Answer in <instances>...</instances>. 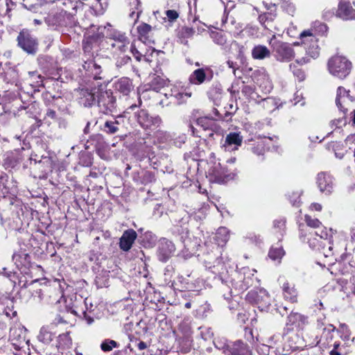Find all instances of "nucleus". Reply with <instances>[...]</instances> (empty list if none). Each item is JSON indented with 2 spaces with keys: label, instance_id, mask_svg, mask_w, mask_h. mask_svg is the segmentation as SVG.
<instances>
[{
  "label": "nucleus",
  "instance_id": "dca6fc26",
  "mask_svg": "<svg viewBox=\"0 0 355 355\" xmlns=\"http://www.w3.org/2000/svg\"><path fill=\"white\" fill-rule=\"evenodd\" d=\"M175 244L166 238H162L158 243L157 254L162 262H166L175 252Z\"/></svg>",
  "mask_w": 355,
  "mask_h": 355
},
{
  "label": "nucleus",
  "instance_id": "6e6552de",
  "mask_svg": "<svg viewBox=\"0 0 355 355\" xmlns=\"http://www.w3.org/2000/svg\"><path fill=\"white\" fill-rule=\"evenodd\" d=\"M105 85H102V91L97 98V105L101 112L109 114L116 110V98L111 90H107Z\"/></svg>",
  "mask_w": 355,
  "mask_h": 355
},
{
  "label": "nucleus",
  "instance_id": "774afa93",
  "mask_svg": "<svg viewBox=\"0 0 355 355\" xmlns=\"http://www.w3.org/2000/svg\"><path fill=\"white\" fill-rule=\"evenodd\" d=\"M62 297L60 296L59 292L56 290H53V296H50L49 302L51 304H56L60 302V300Z\"/></svg>",
  "mask_w": 355,
  "mask_h": 355
},
{
  "label": "nucleus",
  "instance_id": "c03bdc74",
  "mask_svg": "<svg viewBox=\"0 0 355 355\" xmlns=\"http://www.w3.org/2000/svg\"><path fill=\"white\" fill-rule=\"evenodd\" d=\"M141 3L139 0H132L130 2V6L132 7V9H135L130 13V17L136 21L139 17V14L141 12V10L140 9Z\"/></svg>",
  "mask_w": 355,
  "mask_h": 355
},
{
  "label": "nucleus",
  "instance_id": "ea45409f",
  "mask_svg": "<svg viewBox=\"0 0 355 355\" xmlns=\"http://www.w3.org/2000/svg\"><path fill=\"white\" fill-rule=\"evenodd\" d=\"M269 147L267 146L266 144V141L261 139L257 141L256 144H253V146L251 148L252 152L257 155V156H263L266 152V148Z\"/></svg>",
  "mask_w": 355,
  "mask_h": 355
},
{
  "label": "nucleus",
  "instance_id": "f03ea898",
  "mask_svg": "<svg viewBox=\"0 0 355 355\" xmlns=\"http://www.w3.org/2000/svg\"><path fill=\"white\" fill-rule=\"evenodd\" d=\"M272 48V52L275 60L280 62H289L293 60L295 55H299V51L293 49V46H300L298 42H294L293 44L281 40H277L275 35L268 42Z\"/></svg>",
  "mask_w": 355,
  "mask_h": 355
},
{
  "label": "nucleus",
  "instance_id": "de8ad7c7",
  "mask_svg": "<svg viewBox=\"0 0 355 355\" xmlns=\"http://www.w3.org/2000/svg\"><path fill=\"white\" fill-rule=\"evenodd\" d=\"M336 330V327L331 324H329L327 326L323 328L322 334L321 335V339L320 342L322 341V338H325L327 340H331L333 338V332Z\"/></svg>",
  "mask_w": 355,
  "mask_h": 355
},
{
  "label": "nucleus",
  "instance_id": "680f3d73",
  "mask_svg": "<svg viewBox=\"0 0 355 355\" xmlns=\"http://www.w3.org/2000/svg\"><path fill=\"white\" fill-rule=\"evenodd\" d=\"M130 60H131V58L130 56L123 55L117 59V60L116 62V66L119 68L122 67L123 66L127 64Z\"/></svg>",
  "mask_w": 355,
  "mask_h": 355
},
{
  "label": "nucleus",
  "instance_id": "79ce46f5",
  "mask_svg": "<svg viewBox=\"0 0 355 355\" xmlns=\"http://www.w3.org/2000/svg\"><path fill=\"white\" fill-rule=\"evenodd\" d=\"M110 271L105 270L102 274L96 275L95 282L98 288L107 287L108 286Z\"/></svg>",
  "mask_w": 355,
  "mask_h": 355
},
{
  "label": "nucleus",
  "instance_id": "37998d69",
  "mask_svg": "<svg viewBox=\"0 0 355 355\" xmlns=\"http://www.w3.org/2000/svg\"><path fill=\"white\" fill-rule=\"evenodd\" d=\"M284 250L282 246L272 247L268 252V257L274 261H279L284 255Z\"/></svg>",
  "mask_w": 355,
  "mask_h": 355
},
{
  "label": "nucleus",
  "instance_id": "f8f14e48",
  "mask_svg": "<svg viewBox=\"0 0 355 355\" xmlns=\"http://www.w3.org/2000/svg\"><path fill=\"white\" fill-rule=\"evenodd\" d=\"M246 300L256 304L261 310L267 309L271 303V299L266 290L262 288H257L249 291L246 295Z\"/></svg>",
  "mask_w": 355,
  "mask_h": 355
},
{
  "label": "nucleus",
  "instance_id": "473e14b6",
  "mask_svg": "<svg viewBox=\"0 0 355 355\" xmlns=\"http://www.w3.org/2000/svg\"><path fill=\"white\" fill-rule=\"evenodd\" d=\"M270 51L263 45H257L252 49V57L255 60H263L270 58Z\"/></svg>",
  "mask_w": 355,
  "mask_h": 355
},
{
  "label": "nucleus",
  "instance_id": "393cba45",
  "mask_svg": "<svg viewBox=\"0 0 355 355\" xmlns=\"http://www.w3.org/2000/svg\"><path fill=\"white\" fill-rule=\"evenodd\" d=\"M196 123L201 127L204 130L211 131L209 133V137L214 135V132L218 129V125L214 119L209 116H202L196 119Z\"/></svg>",
  "mask_w": 355,
  "mask_h": 355
},
{
  "label": "nucleus",
  "instance_id": "58836bf2",
  "mask_svg": "<svg viewBox=\"0 0 355 355\" xmlns=\"http://www.w3.org/2000/svg\"><path fill=\"white\" fill-rule=\"evenodd\" d=\"M286 228V220L283 218L276 219L273 221V229L275 232L277 234L278 239L283 236L285 232Z\"/></svg>",
  "mask_w": 355,
  "mask_h": 355
},
{
  "label": "nucleus",
  "instance_id": "5701e85b",
  "mask_svg": "<svg viewBox=\"0 0 355 355\" xmlns=\"http://www.w3.org/2000/svg\"><path fill=\"white\" fill-rule=\"evenodd\" d=\"M83 67L89 75L94 77V80H101L103 78L101 76L102 73L101 67L95 60L89 59L84 60Z\"/></svg>",
  "mask_w": 355,
  "mask_h": 355
},
{
  "label": "nucleus",
  "instance_id": "2f4dec72",
  "mask_svg": "<svg viewBox=\"0 0 355 355\" xmlns=\"http://www.w3.org/2000/svg\"><path fill=\"white\" fill-rule=\"evenodd\" d=\"M0 303L6 305L3 312L8 318H14L17 315V311L15 310V298L9 297H3L0 298Z\"/></svg>",
  "mask_w": 355,
  "mask_h": 355
},
{
  "label": "nucleus",
  "instance_id": "72a5a7b5",
  "mask_svg": "<svg viewBox=\"0 0 355 355\" xmlns=\"http://www.w3.org/2000/svg\"><path fill=\"white\" fill-rule=\"evenodd\" d=\"M152 27L147 24H141L137 26V31L139 35V39L144 43H154L153 41L148 40V34L150 33Z\"/></svg>",
  "mask_w": 355,
  "mask_h": 355
},
{
  "label": "nucleus",
  "instance_id": "f257e3e1",
  "mask_svg": "<svg viewBox=\"0 0 355 355\" xmlns=\"http://www.w3.org/2000/svg\"><path fill=\"white\" fill-rule=\"evenodd\" d=\"M57 324L51 322L40 327L37 335V340L44 345H51L58 349L63 350L70 347L72 340L69 336L70 332L58 334Z\"/></svg>",
  "mask_w": 355,
  "mask_h": 355
},
{
  "label": "nucleus",
  "instance_id": "b1692460",
  "mask_svg": "<svg viewBox=\"0 0 355 355\" xmlns=\"http://www.w3.org/2000/svg\"><path fill=\"white\" fill-rule=\"evenodd\" d=\"M211 77H207L205 69L200 68L194 70L189 77V81L191 85H200L206 81H210Z\"/></svg>",
  "mask_w": 355,
  "mask_h": 355
},
{
  "label": "nucleus",
  "instance_id": "39448f33",
  "mask_svg": "<svg viewBox=\"0 0 355 355\" xmlns=\"http://www.w3.org/2000/svg\"><path fill=\"white\" fill-rule=\"evenodd\" d=\"M257 270L245 267L236 272V277L232 282L233 288L238 292H243L251 286L256 287L259 280L254 277Z\"/></svg>",
  "mask_w": 355,
  "mask_h": 355
},
{
  "label": "nucleus",
  "instance_id": "4d7b16f0",
  "mask_svg": "<svg viewBox=\"0 0 355 355\" xmlns=\"http://www.w3.org/2000/svg\"><path fill=\"white\" fill-rule=\"evenodd\" d=\"M200 336L205 340H209V339L211 338V337L213 336V332H212L211 328L200 327Z\"/></svg>",
  "mask_w": 355,
  "mask_h": 355
},
{
  "label": "nucleus",
  "instance_id": "5fc2aeb1",
  "mask_svg": "<svg viewBox=\"0 0 355 355\" xmlns=\"http://www.w3.org/2000/svg\"><path fill=\"white\" fill-rule=\"evenodd\" d=\"M130 51H131L133 56L135 58V59L137 61L142 60V57H143V55H144V52H143V51L141 49V50H138L137 49L135 43H132L131 44V46H130Z\"/></svg>",
  "mask_w": 355,
  "mask_h": 355
},
{
  "label": "nucleus",
  "instance_id": "49530a36",
  "mask_svg": "<svg viewBox=\"0 0 355 355\" xmlns=\"http://www.w3.org/2000/svg\"><path fill=\"white\" fill-rule=\"evenodd\" d=\"M322 245V246L320 251L325 257H330L334 254L332 241H329L327 243H324Z\"/></svg>",
  "mask_w": 355,
  "mask_h": 355
},
{
  "label": "nucleus",
  "instance_id": "1a4fd4ad",
  "mask_svg": "<svg viewBox=\"0 0 355 355\" xmlns=\"http://www.w3.org/2000/svg\"><path fill=\"white\" fill-rule=\"evenodd\" d=\"M102 85L92 83L89 87L81 89L79 92V103L84 107H91L97 104V98L102 91Z\"/></svg>",
  "mask_w": 355,
  "mask_h": 355
},
{
  "label": "nucleus",
  "instance_id": "bb28decb",
  "mask_svg": "<svg viewBox=\"0 0 355 355\" xmlns=\"http://www.w3.org/2000/svg\"><path fill=\"white\" fill-rule=\"evenodd\" d=\"M243 137L238 132H230L226 136L224 146L226 149L236 150L242 144Z\"/></svg>",
  "mask_w": 355,
  "mask_h": 355
},
{
  "label": "nucleus",
  "instance_id": "9b49d317",
  "mask_svg": "<svg viewBox=\"0 0 355 355\" xmlns=\"http://www.w3.org/2000/svg\"><path fill=\"white\" fill-rule=\"evenodd\" d=\"M135 118L141 128L154 130L159 128L162 122L158 115H151L146 110L141 109L135 112Z\"/></svg>",
  "mask_w": 355,
  "mask_h": 355
},
{
  "label": "nucleus",
  "instance_id": "f704fd0d",
  "mask_svg": "<svg viewBox=\"0 0 355 355\" xmlns=\"http://www.w3.org/2000/svg\"><path fill=\"white\" fill-rule=\"evenodd\" d=\"M282 289L284 296L286 300L292 302H297V291L293 286H291L286 282L283 284Z\"/></svg>",
  "mask_w": 355,
  "mask_h": 355
},
{
  "label": "nucleus",
  "instance_id": "20e7f679",
  "mask_svg": "<svg viewBox=\"0 0 355 355\" xmlns=\"http://www.w3.org/2000/svg\"><path fill=\"white\" fill-rule=\"evenodd\" d=\"M300 38L302 40V48L306 51V55L295 59V63L303 65L310 62L311 58L315 59L319 55V46L318 40L310 31H304L301 33Z\"/></svg>",
  "mask_w": 355,
  "mask_h": 355
},
{
  "label": "nucleus",
  "instance_id": "e433bc0d",
  "mask_svg": "<svg viewBox=\"0 0 355 355\" xmlns=\"http://www.w3.org/2000/svg\"><path fill=\"white\" fill-rule=\"evenodd\" d=\"M213 343L217 349L222 351L225 355L228 354L232 343H229L225 338H216L214 340Z\"/></svg>",
  "mask_w": 355,
  "mask_h": 355
},
{
  "label": "nucleus",
  "instance_id": "864d4df0",
  "mask_svg": "<svg viewBox=\"0 0 355 355\" xmlns=\"http://www.w3.org/2000/svg\"><path fill=\"white\" fill-rule=\"evenodd\" d=\"M166 84L163 78L157 77L152 81L151 88L153 90L157 92L160 88L163 87Z\"/></svg>",
  "mask_w": 355,
  "mask_h": 355
},
{
  "label": "nucleus",
  "instance_id": "7c9ffc66",
  "mask_svg": "<svg viewBox=\"0 0 355 355\" xmlns=\"http://www.w3.org/2000/svg\"><path fill=\"white\" fill-rule=\"evenodd\" d=\"M223 24L225 28L234 35L240 34L243 30V24L237 22L233 17H227L223 20Z\"/></svg>",
  "mask_w": 355,
  "mask_h": 355
},
{
  "label": "nucleus",
  "instance_id": "c9c22d12",
  "mask_svg": "<svg viewBox=\"0 0 355 355\" xmlns=\"http://www.w3.org/2000/svg\"><path fill=\"white\" fill-rule=\"evenodd\" d=\"M229 239V230L226 227H220L217 230L214 239L218 245H225Z\"/></svg>",
  "mask_w": 355,
  "mask_h": 355
},
{
  "label": "nucleus",
  "instance_id": "ddd939ff",
  "mask_svg": "<svg viewBox=\"0 0 355 355\" xmlns=\"http://www.w3.org/2000/svg\"><path fill=\"white\" fill-rule=\"evenodd\" d=\"M189 216L188 214L183 213V216L180 215L173 219V225L171 229V233L174 236H179L182 243H185L189 237Z\"/></svg>",
  "mask_w": 355,
  "mask_h": 355
},
{
  "label": "nucleus",
  "instance_id": "052dcab7",
  "mask_svg": "<svg viewBox=\"0 0 355 355\" xmlns=\"http://www.w3.org/2000/svg\"><path fill=\"white\" fill-rule=\"evenodd\" d=\"M32 79H37L36 80V87L43 86V78L40 74H37V71H30L28 73Z\"/></svg>",
  "mask_w": 355,
  "mask_h": 355
},
{
  "label": "nucleus",
  "instance_id": "7ed1b4c3",
  "mask_svg": "<svg viewBox=\"0 0 355 355\" xmlns=\"http://www.w3.org/2000/svg\"><path fill=\"white\" fill-rule=\"evenodd\" d=\"M207 165L206 177L210 182L223 183L233 178L227 168L216 159L213 153L210 154Z\"/></svg>",
  "mask_w": 355,
  "mask_h": 355
},
{
  "label": "nucleus",
  "instance_id": "4c0bfd02",
  "mask_svg": "<svg viewBox=\"0 0 355 355\" xmlns=\"http://www.w3.org/2000/svg\"><path fill=\"white\" fill-rule=\"evenodd\" d=\"M241 92L248 98L254 101H259L260 96L259 94L255 91V89L253 86L245 85H243L241 88Z\"/></svg>",
  "mask_w": 355,
  "mask_h": 355
},
{
  "label": "nucleus",
  "instance_id": "a878e982",
  "mask_svg": "<svg viewBox=\"0 0 355 355\" xmlns=\"http://www.w3.org/2000/svg\"><path fill=\"white\" fill-rule=\"evenodd\" d=\"M347 98H349L351 101H354L353 97L349 95V90H346L343 87H338L336 92V104L338 108L343 112H345L343 104Z\"/></svg>",
  "mask_w": 355,
  "mask_h": 355
},
{
  "label": "nucleus",
  "instance_id": "aec40b11",
  "mask_svg": "<svg viewBox=\"0 0 355 355\" xmlns=\"http://www.w3.org/2000/svg\"><path fill=\"white\" fill-rule=\"evenodd\" d=\"M123 117L118 116L116 118L107 120L103 124L101 125V130L107 135H115L118 133L121 127V122Z\"/></svg>",
  "mask_w": 355,
  "mask_h": 355
},
{
  "label": "nucleus",
  "instance_id": "603ef678",
  "mask_svg": "<svg viewBox=\"0 0 355 355\" xmlns=\"http://www.w3.org/2000/svg\"><path fill=\"white\" fill-rule=\"evenodd\" d=\"M305 222L308 226L313 228H318L321 225V222L316 218H312L311 216H305Z\"/></svg>",
  "mask_w": 355,
  "mask_h": 355
},
{
  "label": "nucleus",
  "instance_id": "a18cd8bd",
  "mask_svg": "<svg viewBox=\"0 0 355 355\" xmlns=\"http://www.w3.org/2000/svg\"><path fill=\"white\" fill-rule=\"evenodd\" d=\"M210 37L214 41V42L218 45L223 46L226 44V37L221 32L212 31L210 33Z\"/></svg>",
  "mask_w": 355,
  "mask_h": 355
},
{
  "label": "nucleus",
  "instance_id": "69168bd1",
  "mask_svg": "<svg viewBox=\"0 0 355 355\" xmlns=\"http://www.w3.org/2000/svg\"><path fill=\"white\" fill-rule=\"evenodd\" d=\"M282 7L286 10L289 15H293L295 12V7L291 3L284 1Z\"/></svg>",
  "mask_w": 355,
  "mask_h": 355
},
{
  "label": "nucleus",
  "instance_id": "6e6d98bb",
  "mask_svg": "<svg viewBox=\"0 0 355 355\" xmlns=\"http://www.w3.org/2000/svg\"><path fill=\"white\" fill-rule=\"evenodd\" d=\"M187 137L185 135H180L172 139V144L178 148H181L185 143Z\"/></svg>",
  "mask_w": 355,
  "mask_h": 355
},
{
  "label": "nucleus",
  "instance_id": "09e8293b",
  "mask_svg": "<svg viewBox=\"0 0 355 355\" xmlns=\"http://www.w3.org/2000/svg\"><path fill=\"white\" fill-rule=\"evenodd\" d=\"M289 69L293 72V75L297 78L299 81H302L305 78V73L301 69L297 67L295 63H291L289 64Z\"/></svg>",
  "mask_w": 355,
  "mask_h": 355
},
{
  "label": "nucleus",
  "instance_id": "c85d7f7f",
  "mask_svg": "<svg viewBox=\"0 0 355 355\" xmlns=\"http://www.w3.org/2000/svg\"><path fill=\"white\" fill-rule=\"evenodd\" d=\"M115 89L123 95H128L132 89V80L126 77L119 79L114 83Z\"/></svg>",
  "mask_w": 355,
  "mask_h": 355
},
{
  "label": "nucleus",
  "instance_id": "3c124183",
  "mask_svg": "<svg viewBox=\"0 0 355 355\" xmlns=\"http://www.w3.org/2000/svg\"><path fill=\"white\" fill-rule=\"evenodd\" d=\"M71 312L73 314H74L75 315H77L79 317H81L83 315V318H85V320L87 321V323L88 324H91L94 322V318L92 316L88 315V313H87V311L81 310L80 311H78L74 309H72L71 310Z\"/></svg>",
  "mask_w": 355,
  "mask_h": 355
},
{
  "label": "nucleus",
  "instance_id": "6ab92c4d",
  "mask_svg": "<svg viewBox=\"0 0 355 355\" xmlns=\"http://www.w3.org/2000/svg\"><path fill=\"white\" fill-rule=\"evenodd\" d=\"M336 16L343 20L355 19V9L352 8L349 2L340 0Z\"/></svg>",
  "mask_w": 355,
  "mask_h": 355
},
{
  "label": "nucleus",
  "instance_id": "bf43d9fd",
  "mask_svg": "<svg viewBox=\"0 0 355 355\" xmlns=\"http://www.w3.org/2000/svg\"><path fill=\"white\" fill-rule=\"evenodd\" d=\"M195 31L193 28L183 27L181 29L180 35L183 38H190L193 35Z\"/></svg>",
  "mask_w": 355,
  "mask_h": 355
},
{
  "label": "nucleus",
  "instance_id": "412c9836",
  "mask_svg": "<svg viewBox=\"0 0 355 355\" xmlns=\"http://www.w3.org/2000/svg\"><path fill=\"white\" fill-rule=\"evenodd\" d=\"M133 180L138 184L150 185L155 182L156 176L154 171L141 170L134 174Z\"/></svg>",
  "mask_w": 355,
  "mask_h": 355
},
{
  "label": "nucleus",
  "instance_id": "c756f323",
  "mask_svg": "<svg viewBox=\"0 0 355 355\" xmlns=\"http://www.w3.org/2000/svg\"><path fill=\"white\" fill-rule=\"evenodd\" d=\"M30 256L25 251L16 252L12 255V261L18 268L28 267L30 263Z\"/></svg>",
  "mask_w": 355,
  "mask_h": 355
},
{
  "label": "nucleus",
  "instance_id": "8fccbe9b",
  "mask_svg": "<svg viewBox=\"0 0 355 355\" xmlns=\"http://www.w3.org/2000/svg\"><path fill=\"white\" fill-rule=\"evenodd\" d=\"M315 233V235L319 236L320 239H321V241H320L321 245L324 243H327V242H328L329 241H331L332 235H331V234H329L327 232L326 228L320 230V232L316 231Z\"/></svg>",
  "mask_w": 355,
  "mask_h": 355
},
{
  "label": "nucleus",
  "instance_id": "4468645a",
  "mask_svg": "<svg viewBox=\"0 0 355 355\" xmlns=\"http://www.w3.org/2000/svg\"><path fill=\"white\" fill-rule=\"evenodd\" d=\"M10 340L11 344L16 350L20 351L19 355H28L26 349L29 350V340H26L24 333L20 329H12L10 331ZM18 355V354H15Z\"/></svg>",
  "mask_w": 355,
  "mask_h": 355
},
{
  "label": "nucleus",
  "instance_id": "423d86ee",
  "mask_svg": "<svg viewBox=\"0 0 355 355\" xmlns=\"http://www.w3.org/2000/svg\"><path fill=\"white\" fill-rule=\"evenodd\" d=\"M327 67L332 76L343 80L351 73L352 63L345 56L335 55L329 60Z\"/></svg>",
  "mask_w": 355,
  "mask_h": 355
},
{
  "label": "nucleus",
  "instance_id": "cd10ccee",
  "mask_svg": "<svg viewBox=\"0 0 355 355\" xmlns=\"http://www.w3.org/2000/svg\"><path fill=\"white\" fill-rule=\"evenodd\" d=\"M227 355H251V351L246 344L238 340L231 343V347Z\"/></svg>",
  "mask_w": 355,
  "mask_h": 355
},
{
  "label": "nucleus",
  "instance_id": "0e129e2a",
  "mask_svg": "<svg viewBox=\"0 0 355 355\" xmlns=\"http://www.w3.org/2000/svg\"><path fill=\"white\" fill-rule=\"evenodd\" d=\"M309 246L313 248V249H318L319 250H320L322 245H321V243H320V241H319L318 239H317L316 238H313V239H310L309 240Z\"/></svg>",
  "mask_w": 355,
  "mask_h": 355
},
{
  "label": "nucleus",
  "instance_id": "4be33fe9",
  "mask_svg": "<svg viewBox=\"0 0 355 355\" xmlns=\"http://www.w3.org/2000/svg\"><path fill=\"white\" fill-rule=\"evenodd\" d=\"M137 234L136 232L132 229L125 230L119 240V247L123 251H128L132 246Z\"/></svg>",
  "mask_w": 355,
  "mask_h": 355
},
{
  "label": "nucleus",
  "instance_id": "a19ab883",
  "mask_svg": "<svg viewBox=\"0 0 355 355\" xmlns=\"http://www.w3.org/2000/svg\"><path fill=\"white\" fill-rule=\"evenodd\" d=\"M120 344L116 341L107 338L102 341L100 347L103 352H110L114 348L119 347Z\"/></svg>",
  "mask_w": 355,
  "mask_h": 355
},
{
  "label": "nucleus",
  "instance_id": "0eeeda50",
  "mask_svg": "<svg viewBox=\"0 0 355 355\" xmlns=\"http://www.w3.org/2000/svg\"><path fill=\"white\" fill-rule=\"evenodd\" d=\"M17 46L28 54L34 55L38 50L36 37L27 29L21 31L17 37Z\"/></svg>",
  "mask_w": 355,
  "mask_h": 355
},
{
  "label": "nucleus",
  "instance_id": "13d9d810",
  "mask_svg": "<svg viewBox=\"0 0 355 355\" xmlns=\"http://www.w3.org/2000/svg\"><path fill=\"white\" fill-rule=\"evenodd\" d=\"M191 95V93L178 92L177 94H171V96H173L177 100L178 103L180 104L184 103L186 98H189Z\"/></svg>",
  "mask_w": 355,
  "mask_h": 355
},
{
  "label": "nucleus",
  "instance_id": "9d476101",
  "mask_svg": "<svg viewBox=\"0 0 355 355\" xmlns=\"http://www.w3.org/2000/svg\"><path fill=\"white\" fill-rule=\"evenodd\" d=\"M107 37L111 41L110 46L114 53H123L129 49L130 41L125 33L111 30L107 31Z\"/></svg>",
  "mask_w": 355,
  "mask_h": 355
},
{
  "label": "nucleus",
  "instance_id": "a211bd4d",
  "mask_svg": "<svg viewBox=\"0 0 355 355\" xmlns=\"http://www.w3.org/2000/svg\"><path fill=\"white\" fill-rule=\"evenodd\" d=\"M69 17L67 12L62 10L58 12L49 14L44 18V21L48 26L55 29L58 26H67V19H68Z\"/></svg>",
  "mask_w": 355,
  "mask_h": 355
},
{
  "label": "nucleus",
  "instance_id": "338daca9",
  "mask_svg": "<svg viewBox=\"0 0 355 355\" xmlns=\"http://www.w3.org/2000/svg\"><path fill=\"white\" fill-rule=\"evenodd\" d=\"M93 141H96L98 143L96 144V147L103 148L104 144V138L103 135L100 134H97L93 136Z\"/></svg>",
  "mask_w": 355,
  "mask_h": 355
},
{
  "label": "nucleus",
  "instance_id": "e2e57ef3",
  "mask_svg": "<svg viewBox=\"0 0 355 355\" xmlns=\"http://www.w3.org/2000/svg\"><path fill=\"white\" fill-rule=\"evenodd\" d=\"M156 53V51L155 49H150L147 50V51L144 53L142 60L145 62L150 63L152 62L151 57H153V54Z\"/></svg>",
  "mask_w": 355,
  "mask_h": 355
},
{
  "label": "nucleus",
  "instance_id": "f3484780",
  "mask_svg": "<svg viewBox=\"0 0 355 355\" xmlns=\"http://www.w3.org/2000/svg\"><path fill=\"white\" fill-rule=\"evenodd\" d=\"M316 184L320 191L324 195L329 196L334 191V178L327 172H320L317 175Z\"/></svg>",
  "mask_w": 355,
  "mask_h": 355
},
{
  "label": "nucleus",
  "instance_id": "2eb2a0df",
  "mask_svg": "<svg viewBox=\"0 0 355 355\" xmlns=\"http://www.w3.org/2000/svg\"><path fill=\"white\" fill-rule=\"evenodd\" d=\"M307 324L308 318L306 316L292 311L287 317L284 331H286V333H288L295 329L297 330L303 329Z\"/></svg>",
  "mask_w": 355,
  "mask_h": 355
}]
</instances>
